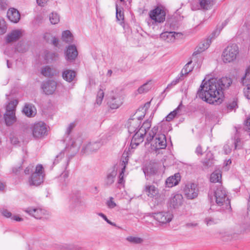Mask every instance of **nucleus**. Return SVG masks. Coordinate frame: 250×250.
<instances>
[{
    "label": "nucleus",
    "mask_w": 250,
    "mask_h": 250,
    "mask_svg": "<svg viewBox=\"0 0 250 250\" xmlns=\"http://www.w3.org/2000/svg\"><path fill=\"white\" fill-rule=\"evenodd\" d=\"M18 104V101L16 99H11L7 104L6 106V112H15L16 106Z\"/></svg>",
    "instance_id": "cd10ccee"
},
{
    "label": "nucleus",
    "mask_w": 250,
    "mask_h": 250,
    "mask_svg": "<svg viewBox=\"0 0 250 250\" xmlns=\"http://www.w3.org/2000/svg\"><path fill=\"white\" fill-rule=\"evenodd\" d=\"M64 55L67 61H74L78 56L77 46L74 44H70L66 46L64 51Z\"/></svg>",
    "instance_id": "4468645a"
},
{
    "label": "nucleus",
    "mask_w": 250,
    "mask_h": 250,
    "mask_svg": "<svg viewBox=\"0 0 250 250\" xmlns=\"http://www.w3.org/2000/svg\"><path fill=\"white\" fill-rule=\"evenodd\" d=\"M232 82L231 79L227 77L219 79L211 78L206 82L204 80L197 96L210 104H219L223 102V90L229 88Z\"/></svg>",
    "instance_id": "f257e3e1"
},
{
    "label": "nucleus",
    "mask_w": 250,
    "mask_h": 250,
    "mask_svg": "<svg viewBox=\"0 0 250 250\" xmlns=\"http://www.w3.org/2000/svg\"><path fill=\"white\" fill-rule=\"evenodd\" d=\"M207 157L208 158V161H204V163L207 166H210L212 164V161L213 160V156L211 153L208 152L207 153Z\"/></svg>",
    "instance_id": "a18cd8bd"
},
{
    "label": "nucleus",
    "mask_w": 250,
    "mask_h": 250,
    "mask_svg": "<svg viewBox=\"0 0 250 250\" xmlns=\"http://www.w3.org/2000/svg\"><path fill=\"white\" fill-rule=\"evenodd\" d=\"M246 126H247V128L250 130V118L247 120Z\"/></svg>",
    "instance_id": "774afa93"
},
{
    "label": "nucleus",
    "mask_w": 250,
    "mask_h": 250,
    "mask_svg": "<svg viewBox=\"0 0 250 250\" xmlns=\"http://www.w3.org/2000/svg\"><path fill=\"white\" fill-rule=\"evenodd\" d=\"M7 30L6 23L3 19L0 18V35L4 34Z\"/></svg>",
    "instance_id": "79ce46f5"
},
{
    "label": "nucleus",
    "mask_w": 250,
    "mask_h": 250,
    "mask_svg": "<svg viewBox=\"0 0 250 250\" xmlns=\"http://www.w3.org/2000/svg\"><path fill=\"white\" fill-rule=\"evenodd\" d=\"M180 180V174L179 173H176L167 179L166 185L168 188H172L178 185Z\"/></svg>",
    "instance_id": "412c9836"
},
{
    "label": "nucleus",
    "mask_w": 250,
    "mask_h": 250,
    "mask_svg": "<svg viewBox=\"0 0 250 250\" xmlns=\"http://www.w3.org/2000/svg\"><path fill=\"white\" fill-rule=\"evenodd\" d=\"M143 172L146 176V177H148L149 176H150L151 174L152 173H154V170L153 169H150V171L149 172L148 171V169L147 168H144L143 169Z\"/></svg>",
    "instance_id": "bf43d9fd"
},
{
    "label": "nucleus",
    "mask_w": 250,
    "mask_h": 250,
    "mask_svg": "<svg viewBox=\"0 0 250 250\" xmlns=\"http://www.w3.org/2000/svg\"><path fill=\"white\" fill-rule=\"evenodd\" d=\"M234 144L235 149H240L242 147L241 140L240 139H236L234 142Z\"/></svg>",
    "instance_id": "3c124183"
},
{
    "label": "nucleus",
    "mask_w": 250,
    "mask_h": 250,
    "mask_svg": "<svg viewBox=\"0 0 250 250\" xmlns=\"http://www.w3.org/2000/svg\"><path fill=\"white\" fill-rule=\"evenodd\" d=\"M127 127L130 133H136L140 132L141 129V111L139 110L131 116L130 118L128 120Z\"/></svg>",
    "instance_id": "423d86ee"
},
{
    "label": "nucleus",
    "mask_w": 250,
    "mask_h": 250,
    "mask_svg": "<svg viewBox=\"0 0 250 250\" xmlns=\"http://www.w3.org/2000/svg\"><path fill=\"white\" fill-rule=\"evenodd\" d=\"M43 38L47 42H51L53 44L57 45L59 42L57 38L53 37L50 33H45L43 35Z\"/></svg>",
    "instance_id": "c9c22d12"
},
{
    "label": "nucleus",
    "mask_w": 250,
    "mask_h": 250,
    "mask_svg": "<svg viewBox=\"0 0 250 250\" xmlns=\"http://www.w3.org/2000/svg\"><path fill=\"white\" fill-rule=\"evenodd\" d=\"M124 99V96L117 90H109L105 93L104 90L100 88L97 92L95 104L99 106L104 100V102L110 109H117L123 104Z\"/></svg>",
    "instance_id": "f03ea898"
},
{
    "label": "nucleus",
    "mask_w": 250,
    "mask_h": 250,
    "mask_svg": "<svg viewBox=\"0 0 250 250\" xmlns=\"http://www.w3.org/2000/svg\"><path fill=\"white\" fill-rule=\"evenodd\" d=\"M36 1L39 6L43 7L47 3L49 0H36Z\"/></svg>",
    "instance_id": "5fc2aeb1"
},
{
    "label": "nucleus",
    "mask_w": 250,
    "mask_h": 250,
    "mask_svg": "<svg viewBox=\"0 0 250 250\" xmlns=\"http://www.w3.org/2000/svg\"><path fill=\"white\" fill-rule=\"evenodd\" d=\"M57 82L53 80H49L43 82L41 86L43 93L46 95L54 94L57 89Z\"/></svg>",
    "instance_id": "2eb2a0df"
},
{
    "label": "nucleus",
    "mask_w": 250,
    "mask_h": 250,
    "mask_svg": "<svg viewBox=\"0 0 250 250\" xmlns=\"http://www.w3.org/2000/svg\"><path fill=\"white\" fill-rule=\"evenodd\" d=\"M106 205L108 208L112 209L117 206V204L116 203L113 197H110L106 202Z\"/></svg>",
    "instance_id": "37998d69"
},
{
    "label": "nucleus",
    "mask_w": 250,
    "mask_h": 250,
    "mask_svg": "<svg viewBox=\"0 0 250 250\" xmlns=\"http://www.w3.org/2000/svg\"><path fill=\"white\" fill-rule=\"evenodd\" d=\"M173 214L170 211H161L153 214V217L160 224L169 223L173 218Z\"/></svg>",
    "instance_id": "ddd939ff"
},
{
    "label": "nucleus",
    "mask_w": 250,
    "mask_h": 250,
    "mask_svg": "<svg viewBox=\"0 0 250 250\" xmlns=\"http://www.w3.org/2000/svg\"><path fill=\"white\" fill-rule=\"evenodd\" d=\"M225 26V25H222L219 27L217 26V28L212 33L211 35V39H214L217 37L219 35L221 30Z\"/></svg>",
    "instance_id": "c03bdc74"
},
{
    "label": "nucleus",
    "mask_w": 250,
    "mask_h": 250,
    "mask_svg": "<svg viewBox=\"0 0 250 250\" xmlns=\"http://www.w3.org/2000/svg\"><path fill=\"white\" fill-rule=\"evenodd\" d=\"M43 167L42 165H38L35 167H28L25 170L26 174L32 173L29 178L28 182L30 185L38 186L41 184L43 181Z\"/></svg>",
    "instance_id": "20e7f679"
},
{
    "label": "nucleus",
    "mask_w": 250,
    "mask_h": 250,
    "mask_svg": "<svg viewBox=\"0 0 250 250\" xmlns=\"http://www.w3.org/2000/svg\"><path fill=\"white\" fill-rule=\"evenodd\" d=\"M155 139L152 141L150 146H147L149 151H157L160 149L165 148L167 146V141L165 135L164 134H155ZM150 141L149 142V143Z\"/></svg>",
    "instance_id": "6e6552de"
},
{
    "label": "nucleus",
    "mask_w": 250,
    "mask_h": 250,
    "mask_svg": "<svg viewBox=\"0 0 250 250\" xmlns=\"http://www.w3.org/2000/svg\"><path fill=\"white\" fill-rule=\"evenodd\" d=\"M98 215L102 217L109 224L111 225L112 226H115V224L111 222L110 221H109L104 214L102 213H100L98 214Z\"/></svg>",
    "instance_id": "864d4df0"
},
{
    "label": "nucleus",
    "mask_w": 250,
    "mask_h": 250,
    "mask_svg": "<svg viewBox=\"0 0 250 250\" xmlns=\"http://www.w3.org/2000/svg\"><path fill=\"white\" fill-rule=\"evenodd\" d=\"M126 240L128 242L133 244H139L141 242V238L135 235L128 236L126 238Z\"/></svg>",
    "instance_id": "4c0bfd02"
},
{
    "label": "nucleus",
    "mask_w": 250,
    "mask_h": 250,
    "mask_svg": "<svg viewBox=\"0 0 250 250\" xmlns=\"http://www.w3.org/2000/svg\"><path fill=\"white\" fill-rule=\"evenodd\" d=\"M236 104H237L235 102H232V103L231 104H230L229 105L228 108H229L230 109H233L235 107Z\"/></svg>",
    "instance_id": "338daca9"
},
{
    "label": "nucleus",
    "mask_w": 250,
    "mask_h": 250,
    "mask_svg": "<svg viewBox=\"0 0 250 250\" xmlns=\"http://www.w3.org/2000/svg\"><path fill=\"white\" fill-rule=\"evenodd\" d=\"M49 21L51 24H58L60 21V16L56 12H52L48 15Z\"/></svg>",
    "instance_id": "c756f323"
},
{
    "label": "nucleus",
    "mask_w": 250,
    "mask_h": 250,
    "mask_svg": "<svg viewBox=\"0 0 250 250\" xmlns=\"http://www.w3.org/2000/svg\"><path fill=\"white\" fill-rule=\"evenodd\" d=\"M223 149L226 154H228L231 152V148L228 145H225L224 146Z\"/></svg>",
    "instance_id": "052dcab7"
},
{
    "label": "nucleus",
    "mask_w": 250,
    "mask_h": 250,
    "mask_svg": "<svg viewBox=\"0 0 250 250\" xmlns=\"http://www.w3.org/2000/svg\"><path fill=\"white\" fill-rule=\"evenodd\" d=\"M23 113L27 117H33L36 114V109L32 104H25L23 109Z\"/></svg>",
    "instance_id": "b1692460"
},
{
    "label": "nucleus",
    "mask_w": 250,
    "mask_h": 250,
    "mask_svg": "<svg viewBox=\"0 0 250 250\" xmlns=\"http://www.w3.org/2000/svg\"><path fill=\"white\" fill-rule=\"evenodd\" d=\"M240 228V230H238V232L240 233H242L244 232L247 227V225L246 224H243L242 226L239 227Z\"/></svg>",
    "instance_id": "e2e57ef3"
},
{
    "label": "nucleus",
    "mask_w": 250,
    "mask_h": 250,
    "mask_svg": "<svg viewBox=\"0 0 250 250\" xmlns=\"http://www.w3.org/2000/svg\"><path fill=\"white\" fill-rule=\"evenodd\" d=\"M179 34V33L175 32H165L160 34V37L167 42L172 43L175 42L176 36Z\"/></svg>",
    "instance_id": "aec40b11"
},
{
    "label": "nucleus",
    "mask_w": 250,
    "mask_h": 250,
    "mask_svg": "<svg viewBox=\"0 0 250 250\" xmlns=\"http://www.w3.org/2000/svg\"><path fill=\"white\" fill-rule=\"evenodd\" d=\"M245 85L247 87L244 89V95L248 99H250V84Z\"/></svg>",
    "instance_id": "de8ad7c7"
},
{
    "label": "nucleus",
    "mask_w": 250,
    "mask_h": 250,
    "mask_svg": "<svg viewBox=\"0 0 250 250\" xmlns=\"http://www.w3.org/2000/svg\"><path fill=\"white\" fill-rule=\"evenodd\" d=\"M241 82L243 85L250 84V67L246 69L245 75L241 78Z\"/></svg>",
    "instance_id": "f704fd0d"
},
{
    "label": "nucleus",
    "mask_w": 250,
    "mask_h": 250,
    "mask_svg": "<svg viewBox=\"0 0 250 250\" xmlns=\"http://www.w3.org/2000/svg\"><path fill=\"white\" fill-rule=\"evenodd\" d=\"M211 42V39H207L206 41H204L203 42H201L197 50V51L193 53V54H196L197 53L202 52L204 51H205L206 49L208 48V47L209 46L210 43Z\"/></svg>",
    "instance_id": "c85d7f7f"
},
{
    "label": "nucleus",
    "mask_w": 250,
    "mask_h": 250,
    "mask_svg": "<svg viewBox=\"0 0 250 250\" xmlns=\"http://www.w3.org/2000/svg\"><path fill=\"white\" fill-rule=\"evenodd\" d=\"M7 17L11 22L17 23L20 20L21 15L17 9L10 8L7 10Z\"/></svg>",
    "instance_id": "a211bd4d"
},
{
    "label": "nucleus",
    "mask_w": 250,
    "mask_h": 250,
    "mask_svg": "<svg viewBox=\"0 0 250 250\" xmlns=\"http://www.w3.org/2000/svg\"><path fill=\"white\" fill-rule=\"evenodd\" d=\"M152 87V81L151 80L147 81L143 85H142V93L147 92Z\"/></svg>",
    "instance_id": "58836bf2"
},
{
    "label": "nucleus",
    "mask_w": 250,
    "mask_h": 250,
    "mask_svg": "<svg viewBox=\"0 0 250 250\" xmlns=\"http://www.w3.org/2000/svg\"><path fill=\"white\" fill-rule=\"evenodd\" d=\"M12 219L17 222H21L23 221V219L19 215H15L12 217Z\"/></svg>",
    "instance_id": "13d9d810"
},
{
    "label": "nucleus",
    "mask_w": 250,
    "mask_h": 250,
    "mask_svg": "<svg viewBox=\"0 0 250 250\" xmlns=\"http://www.w3.org/2000/svg\"><path fill=\"white\" fill-rule=\"evenodd\" d=\"M212 0H200V5L203 9H208L211 6Z\"/></svg>",
    "instance_id": "ea45409f"
},
{
    "label": "nucleus",
    "mask_w": 250,
    "mask_h": 250,
    "mask_svg": "<svg viewBox=\"0 0 250 250\" xmlns=\"http://www.w3.org/2000/svg\"><path fill=\"white\" fill-rule=\"evenodd\" d=\"M0 212L1 215L5 218H9L12 217V213L7 209H2Z\"/></svg>",
    "instance_id": "49530a36"
},
{
    "label": "nucleus",
    "mask_w": 250,
    "mask_h": 250,
    "mask_svg": "<svg viewBox=\"0 0 250 250\" xmlns=\"http://www.w3.org/2000/svg\"><path fill=\"white\" fill-rule=\"evenodd\" d=\"M182 104H181L175 110L171 112L166 117V120L167 122L171 121L176 116L180 115V109Z\"/></svg>",
    "instance_id": "2f4dec72"
},
{
    "label": "nucleus",
    "mask_w": 250,
    "mask_h": 250,
    "mask_svg": "<svg viewBox=\"0 0 250 250\" xmlns=\"http://www.w3.org/2000/svg\"><path fill=\"white\" fill-rule=\"evenodd\" d=\"M214 197L216 205L220 207L222 210H230V200L228 196L226 189L220 186L214 191Z\"/></svg>",
    "instance_id": "7ed1b4c3"
},
{
    "label": "nucleus",
    "mask_w": 250,
    "mask_h": 250,
    "mask_svg": "<svg viewBox=\"0 0 250 250\" xmlns=\"http://www.w3.org/2000/svg\"><path fill=\"white\" fill-rule=\"evenodd\" d=\"M179 82V78H176L175 80L171 82V83L168 84L167 86V88H171L172 86L176 85Z\"/></svg>",
    "instance_id": "4d7b16f0"
},
{
    "label": "nucleus",
    "mask_w": 250,
    "mask_h": 250,
    "mask_svg": "<svg viewBox=\"0 0 250 250\" xmlns=\"http://www.w3.org/2000/svg\"><path fill=\"white\" fill-rule=\"evenodd\" d=\"M199 189L197 185L193 183H189L185 185L184 193L188 199L192 200L196 198L198 195Z\"/></svg>",
    "instance_id": "9d476101"
},
{
    "label": "nucleus",
    "mask_w": 250,
    "mask_h": 250,
    "mask_svg": "<svg viewBox=\"0 0 250 250\" xmlns=\"http://www.w3.org/2000/svg\"><path fill=\"white\" fill-rule=\"evenodd\" d=\"M239 53L238 45L235 43L228 45L223 50L222 59L224 62L229 63L235 61Z\"/></svg>",
    "instance_id": "39448f33"
},
{
    "label": "nucleus",
    "mask_w": 250,
    "mask_h": 250,
    "mask_svg": "<svg viewBox=\"0 0 250 250\" xmlns=\"http://www.w3.org/2000/svg\"><path fill=\"white\" fill-rule=\"evenodd\" d=\"M198 223L196 222L187 223L185 225V227L187 228H193L198 226Z\"/></svg>",
    "instance_id": "603ef678"
},
{
    "label": "nucleus",
    "mask_w": 250,
    "mask_h": 250,
    "mask_svg": "<svg viewBox=\"0 0 250 250\" xmlns=\"http://www.w3.org/2000/svg\"><path fill=\"white\" fill-rule=\"evenodd\" d=\"M205 222L207 226H210L216 223L215 220L211 217H207L205 220Z\"/></svg>",
    "instance_id": "8fccbe9b"
},
{
    "label": "nucleus",
    "mask_w": 250,
    "mask_h": 250,
    "mask_svg": "<svg viewBox=\"0 0 250 250\" xmlns=\"http://www.w3.org/2000/svg\"><path fill=\"white\" fill-rule=\"evenodd\" d=\"M183 201V197L181 194H173L168 200V205L171 208L177 209L182 205Z\"/></svg>",
    "instance_id": "dca6fc26"
},
{
    "label": "nucleus",
    "mask_w": 250,
    "mask_h": 250,
    "mask_svg": "<svg viewBox=\"0 0 250 250\" xmlns=\"http://www.w3.org/2000/svg\"><path fill=\"white\" fill-rule=\"evenodd\" d=\"M192 61L188 62L183 68L181 71L182 74H187L191 72L193 69V67L191 66Z\"/></svg>",
    "instance_id": "a19ab883"
},
{
    "label": "nucleus",
    "mask_w": 250,
    "mask_h": 250,
    "mask_svg": "<svg viewBox=\"0 0 250 250\" xmlns=\"http://www.w3.org/2000/svg\"><path fill=\"white\" fill-rule=\"evenodd\" d=\"M68 146H71L73 147H76L77 149L79 148L80 146V143L77 142L74 139H70V142L68 144Z\"/></svg>",
    "instance_id": "09e8293b"
},
{
    "label": "nucleus",
    "mask_w": 250,
    "mask_h": 250,
    "mask_svg": "<svg viewBox=\"0 0 250 250\" xmlns=\"http://www.w3.org/2000/svg\"><path fill=\"white\" fill-rule=\"evenodd\" d=\"M24 211L36 219L46 218L49 215L47 211L38 207H28L25 209Z\"/></svg>",
    "instance_id": "1a4fd4ad"
},
{
    "label": "nucleus",
    "mask_w": 250,
    "mask_h": 250,
    "mask_svg": "<svg viewBox=\"0 0 250 250\" xmlns=\"http://www.w3.org/2000/svg\"><path fill=\"white\" fill-rule=\"evenodd\" d=\"M76 76L75 71L71 69L64 70L62 73V78L67 82L70 83L74 81Z\"/></svg>",
    "instance_id": "4be33fe9"
},
{
    "label": "nucleus",
    "mask_w": 250,
    "mask_h": 250,
    "mask_svg": "<svg viewBox=\"0 0 250 250\" xmlns=\"http://www.w3.org/2000/svg\"><path fill=\"white\" fill-rule=\"evenodd\" d=\"M145 191L147 195L151 198H153L158 194V189L153 185H146Z\"/></svg>",
    "instance_id": "393cba45"
},
{
    "label": "nucleus",
    "mask_w": 250,
    "mask_h": 250,
    "mask_svg": "<svg viewBox=\"0 0 250 250\" xmlns=\"http://www.w3.org/2000/svg\"><path fill=\"white\" fill-rule=\"evenodd\" d=\"M61 40L65 42H71L74 40V36L70 30H64L62 32Z\"/></svg>",
    "instance_id": "bb28decb"
},
{
    "label": "nucleus",
    "mask_w": 250,
    "mask_h": 250,
    "mask_svg": "<svg viewBox=\"0 0 250 250\" xmlns=\"http://www.w3.org/2000/svg\"><path fill=\"white\" fill-rule=\"evenodd\" d=\"M23 36V31L21 29L12 31L6 36V41L8 42H15Z\"/></svg>",
    "instance_id": "6ab92c4d"
},
{
    "label": "nucleus",
    "mask_w": 250,
    "mask_h": 250,
    "mask_svg": "<svg viewBox=\"0 0 250 250\" xmlns=\"http://www.w3.org/2000/svg\"><path fill=\"white\" fill-rule=\"evenodd\" d=\"M41 73L45 76H50L54 74V70L48 66L43 67L42 69Z\"/></svg>",
    "instance_id": "e433bc0d"
},
{
    "label": "nucleus",
    "mask_w": 250,
    "mask_h": 250,
    "mask_svg": "<svg viewBox=\"0 0 250 250\" xmlns=\"http://www.w3.org/2000/svg\"><path fill=\"white\" fill-rule=\"evenodd\" d=\"M3 118L6 125L10 126L13 125L16 122V117L15 112H5Z\"/></svg>",
    "instance_id": "5701e85b"
},
{
    "label": "nucleus",
    "mask_w": 250,
    "mask_h": 250,
    "mask_svg": "<svg viewBox=\"0 0 250 250\" xmlns=\"http://www.w3.org/2000/svg\"><path fill=\"white\" fill-rule=\"evenodd\" d=\"M47 57H50V59L53 61H56L59 57L58 54L54 53H48Z\"/></svg>",
    "instance_id": "6e6d98bb"
},
{
    "label": "nucleus",
    "mask_w": 250,
    "mask_h": 250,
    "mask_svg": "<svg viewBox=\"0 0 250 250\" xmlns=\"http://www.w3.org/2000/svg\"><path fill=\"white\" fill-rule=\"evenodd\" d=\"M75 125L74 124L71 123L68 125L67 128V131L69 133L71 130L74 128Z\"/></svg>",
    "instance_id": "69168bd1"
},
{
    "label": "nucleus",
    "mask_w": 250,
    "mask_h": 250,
    "mask_svg": "<svg viewBox=\"0 0 250 250\" xmlns=\"http://www.w3.org/2000/svg\"><path fill=\"white\" fill-rule=\"evenodd\" d=\"M32 131L34 137L40 138L46 135L47 127L44 123L39 122L32 125Z\"/></svg>",
    "instance_id": "9b49d317"
},
{
    "label": "nucleus",
    "mask_w": 250,
    "mask_h": 250,
    "mask_svg": "<svg viewBox=\"0 0 250 250\" xmlns=\"http://www.w3.org/2000/svg\"><path fill=\"white\" fill-rule=\"evenodd\" d=\"M150 105V102H148L145 104L144 107H143V109L145 110V114L146 113L147 109L149 108Z\"/></svg>",
    "instance_id": "0e129e2a"
},
{
    "label": "nucleus",
    "mask_w": 250,
    "mask_h": 250,
    "mask_svg": "<svg viewBox=\"0 0 250 250\" xmlns=\"http://www.w3.org/2000/svg\"><path fill=\"white\" fill-rule=\"evenodd\" d=\"M151 121L147 120L142 125V128H144V134L142 133V138L144 137L146 138V142L145 144V147L149 146V142L151 141L154 137L155 135L158 131V127L154 126L151 130Z\"/></svg>",
    "instance_id": "0eeeda50"
},
{
    "label": "nucleus",
    "mask_w": 250,
    "mask_h": 250,
    "mask_svg": "<svg viewBox=\"0 0 250 250\" xmlns=\"http://www.w3.org/2000/svg\"><path fill=\"white\" fill-rule=\"evenodd\" d=\"M100 147V144L97 143H92L87 144L85 146L87 152H91L97 151Z\"/></svg>",
    "instance_id": "473e14b6"
},
{
    "label": "nucleus",
    "mask_w": 250,
    "mask_h": 250,
    "mask_svg": "<svg viewBox=\"0 0 250 250\" xmlns=\"http://www.w3.org/2000/svg\"><path fill=\"white\" fill-rule=\"evenodd\" d=\"M222 174L220 170L214 171L210 175V181L212 183L220 182L221 180Z\"/></svg>",
    "instance_id": "7c9ffc66"
},
{
    "label": "nucleus",
    "mask_w": 250,
    "mask_h": 250,
    "mask_svg": "<svg viewBox=\"0 0 250 250\" xmlns=\"http://www.w3.org/2000/svg\"><path fill=\"white\" fill-rule=\"evenodd\" d=\"M149 16L156 22H163L165 20L166 12L163 7L158 6L150 11Z\"/></svg>",
    "instance_id": "f8f14e48"
},
{
    "label": "nucleus",
    "mask_w": 250,
    "mask_h": 250,
    "mask_svg": "<svg viewBox=\"0 0 250 250\" xmlns=\"http://www.w3.org/2000/svg\"><path fill=\"white\" fill-rule=\"evenodd\" d=\"M131 153L130 150L125 151L123 154L120 166L121 167V172L120 174V179L119 183L122 184L123 182L124 174L125 171V169L126 166L128 164L129 155Z\"/></svg>",
    "instance_id": "f3484780"
},
{
    "label": "nucleus",
    "mask_w": 250,
    "mask_h": 250,
    "mask_svg": "<svg viewBox=\"0 0 250 250\" xmlns=\"http://www.w3.org/2000/svg\"><path fill=\"white\" fill-rule=\"evenodd\" d=\"M195 153L198 155H202L203 154L202 148L201 146L199 145L196 147Z\"/></svg>",
    "instance_id": "680f3d73"
},
{
    "label": "nucleus",
    "mask_w": 250,
    "mask_h": 250,
    "mask_svg": "<svg viewBox=\"0 0 250 250\" xmlns=\"http://www.w3.org/2000/svg\"><path fill=\"white\" fill-rule=\"evenodd\" d=\"M116 18L117 20L120 21L121 23L123 22L124 19V15L123 11V8L121 4H117L116 7Z\"/></svg>",
    "instance_id": "72a5a7b5"
},
{
    "label": "nucleus",
    "mask_w": 250,
    "mask_h": 250,
    "mask_svg": "<svg viewBox=\"0 0 250 250\" xmlns=\"http://www.w3.org/2000/svg\"><path fill=\"white\" fill-rule=\"evenodd\" d=\"M141 143V132H136L133 135L131 144L130 148L131 149H134L139 146Z\"/></svg>",
    "instance_id": "a878e982"
}]
</instances>
